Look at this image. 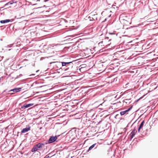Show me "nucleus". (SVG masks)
I'll return each mask as SVG.
<instances>
[{
    "mask_svg": "<svg viewBox=\"0 0 158 158\" xmlns=\"http://www.w3.org/2000/svg\"><path fill=\"white\" fill-rule=\"evenodd\" d=\"M111 11L110 9H107L103 11L102 14V15H104L106 17H109L111 15Z\"/></svg>",
    "mask_w": 158,
    "mask_h": 158,
    "instance_id": "nucleus-1",
    "label": "nucleus"
},
{
    "mask_svg": "<svg viewBox=\"0 0 158 158\" xmlns=\"http://www.w3.org/2000/svg\"><path fill=\"white\" fill-rule=\"evenodd\" d=\"M97 69L99 71H103L105 69V67L102 63H100L98 64Z\"/></svg>",
    "mask_w": 158,
    "mask_h": 158,
    "instance_id": "nucleus-2",
    "label": "nucleus"
},
{
    "mask_svg": "<svg viewBox=\"0 0 158 158\" xmlns=\"http://www.w3.org/2000/svg\"><path fill=\"white\" fill-rule=\"evenodd\" d=\"M57 139V137L55 136H52L48 140V143H51L54 142Z\"/></svg>",
    "mask_w": 158,
    "mask_h": 158,
    "instance_id": "nucleus-3",
    "label": "nucleus"
},
{
    "mask_svg": "<svg viewBox=\"0 0 158 158\" xmlns=\"http://www.w3.org/2000/svg\"><path fill=\"white\" fill-rule=\"evenodd\" d=\"M21 88H15L13 89H11L10 90H9V92L13 91L14 93H10L11 94H14L15 93L20 91L21 90Z\"/></svg>",
    "mask_w": 158,
    "mask_h": 158,
    "instance_id": "nucleus-4",
    "label": "nucleus"
},
{
    "mask_svg": "<svg viewBox=\"0 0 158 158\" xmlns=\"http://www.w3.org/2000/svg\"><path fill=\"white\" fill-rule=\"evenodd\" d=\"M33 105V104H28L24 105L23 106H21L22 109H24L25 108H27L30 106H31Z\"/></svg>",
    "mask_w": 158,
    "mask_h": 158,
    "instance_id": "nucleus-5",
    "label": "nucleus"
},
{
    "mask_svg": "<svg viewBox=\"0 0 158 158\" xmlns=\"http://www.w3.org/2000/svg\"><path fill=\"white\" fill-rule=\"evenodd\" d=\"M92 16L93 17V19H94V21L97 20L98 19H99V17L98 14L93 15Z\"/></svg>",
    "mask_w": 158,
    "mask_h": 158,
    "instance_id": "nucleus-6",
    "label": "nucleus"
},
{
    "mask_svg": "<svg viewBox=\"0 0 158 158\" xmlns=\"http://www.w3.org/2000/svg\"><path fill=\"white\" fill-rule=\"evenodd\" d=\"M35 145L38 150L39 148H42V147L44 145V144L43 143H39L36 145Z\"/></svg>",
    "mask_w": 158,
    "mask_h": 158,
    "instance_id": "nucleus-7",
    "label": "nucleus"
},
{
    "mask_svg": "<svg viewBox=\"0 0 158 158\" xmlns=\"http://www.w3.org/2000/svg\"><path fill=\"white\" fill-rule=\"evenodd\" d=\"M137 132V131L135 129V128H134L133 130L131 132V138L132 139L135 135V134Z\"/></svg>",
    "mask_w": 158,
    "mask_h": 158,
    "instance_id": "nucleus-8",
    "label": "nucleus"
},
{
    "mask_svg": "<svg viewBox=\"0 0 158 158\" xmlns=\"http://www.w3.org/2000/svg\"><path fill=\"white\" fill-rule=\"evenodd\" d=\"M30 130V127L28 128H23L21 132L22 133H24Z\"/></svg>",
    "mask_w": 158,
    "mask_h": 158,
    "instance_id": "nucleus-9",
    "label": "nucleus"
},
{
    "mask_svg": "<svg viewBox=\"0 0 158 158\" xmlns=\"http://www.w3.org/2000/svg\"><path fill=\"white\" fill-rule=\"evenodd\" d=\"M144 123V121L143 120V121L141 123V124L139 126V127L138 129V132H139L140 131V129H141L142 128V127H143V125Z\"/></svg>",
    "mask_w": 158,
    "mask_h": 158,
    "instance_id": "nucleus-10",
    "label": "nucleus"
},
{
    "mask_svg": "<svg viewBox=\"0 0 158 158\" xmlns=\"http://www.w3.org/2000/svg\"><path fill=\"white\" fill-rule=\"evenodd\" d=\"M131 108H130L129 109H128L127 110H126L121 111L120 112V114L121 115H123L125 114L127 112H128L131 109Z\"/></svg>",
    "mask_w": 158,
    "mask_h": 158,
    "instance_id": "nucleus-11",
    "label": "nucleus"
},
{
    "mask_svg": "<svg viewBox=\"0 0 158 158\" xmlns=\"http://www.w3.org/2000/svg\"><path fill=\"white\" fill-rule=\"evenodd\" d=\"M72 64V62H62V66H68V65L69 64Z\"/></svg>",
    "mask_w": 158,
    "mask_h": 158,
    "instance_id": "nucleus-12",
    "label": "nucleus"
},
{
    "mask_svg": "<svg viewBox=\"0 0 158 158\" xmlns=\"http://www.w3.org/2000/svg\"><path fill=\"white\" fill-rule=\"evenodd\" d=\"M38 150L37 147L35 145L31 149V152H35Z\"/></svg>",
    "mask_w": 158,
    "mask_h": 158,
    "instance_id": "nucleus-13",
    "label": "nucleus"
},
{
    "mask_svg": "<svg viewBox=\"0 0 158 158\" xmlns=\"http://www.w3.org/2000/svg\"><path fill=\"white\" fill-rule=\"evenodd\" d=\"M10 21V20L9 19H6L5 20H1L0 21V23H8Z\"/></svg>",
    "mask_w": 158,
    "mask_h": 158,
    "instance_id": "nucleus-14",
    "label": "nucleus"
},
{
    "mask_svg": "<svg viewBox=\"0 0 158 158\" xmlns=\"http://www.w3.org/2000/svg\"><path fill=\"white\" fill-rule=\"evenodd\" d=\"M96 144V143H95V144H93L91 146H90L89 148L88 151H89V150H91L92 148H93L95 147V146Z\"/></svg>",
    "mask_w": 158,
    "mask_h": 158,
    "instance_id": "nucleus-15",
    "label": "nucleus"
},
{
    "mask_svg": "<svg viewBox=\"0 0 158 158\" xmlns=\"http://www.w3.org/2000/svg\"><path fill=\"white\" fill-rule=\"evenodd\" d=\"M93 17L92 16V15L91 16H89L88 18V19L90 21H94V19H93Z\"/></svg>",
    "mask_w": 158,
    "mask_h": 158,
    "instance_id": "nucleus-16",
    "label": "nucleus"
},
{
    "mask_svg": "<svg viewBox=\"0 0 158 158\" xmlns=\"http://www.w3.org/2000/svg\"><path fill=\"white\" fill-rule=\"evenodd\" d=\"M49 157V156L48 155H46L45 157H44V158H48Z\"/></svg>",
    "mask_w": 158,
    "mask_h": 158,
    "instance_id": "nucleus-17",
    "label": "nucleus"
},
{
    "mask_svg": "<svg viewBox=\"0 0 158 158\" xmlns=\"http://www.w3.org/2000/svg\"><path fill=\"white\" fill-rule=\"evenodd\" d=\"M142 98V97H141V98H140L139 99H138V100L136 101V102H138L139 101V100L141 98Z\"/></svg>",
    "mask_w": 158,
    "mask_h": 158,
    "instance_id": "nucleus-18",
    "label": "nucleus"
},
{
    "mask_svg": "<svg viewBox=\"0 0 158 158\" xmlns=\"http://www.w3.org/2000/svg\"><path fill=\"white\" fill-rule=\"evenodd\" d=\"M52 52H54V51H52Z\"/></svg>",
    "mask_w": 158,
    "mask_h": 158,
    "instance_id": "nucleus-19",
    "label": "nucleus"
}]
</instances>
